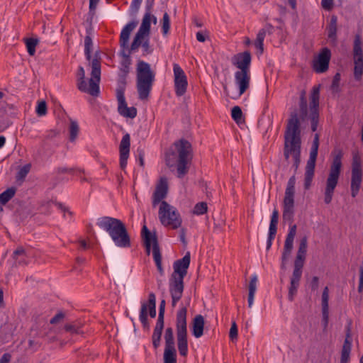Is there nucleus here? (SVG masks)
<instances>
[{
	"instance_id": "obj_1",
	"label": "nucleus",
	"mask_w": 363,
	"mask_h": 363,
	"mask_svg": "<svg viewBox=\"0 0 363 363\" xmlns=\"http://www.w3.org/2000/svg\"><path fill=\"white\" fill-rule=\"evenodd\" d=\"M167 179L166 177H161L152 194V206L156 207L160 203L158 212L160 223L165 227L169 226L172 229H177L181 226L182 219L176 208L162 201L167 196Z\"/></svg>"
},
{
	"instance_id": "obj_2",
	"label": "nucleus",
	"mask_w": 363,
	"mask_h": 363,
	"mask_svg": "<svg viewBox=\"0 0 363 363\" xmlns=\"http://www.w3.org/2000/svg\"><path fill=\"white\" fill-rule=\"evenodd\" d=\"M118 55L122 57L120 62L119 72L117 79V88L116 90L118 101V112L123 117L134 118L138 111L134 106L128 107L125 97V91L127 85V77L130 70L132 60L130 52L125 50H120Z\"/></svg>"
},
{
	"instance_id": "obj_3",
	"label": "nucleus",
	"mask_w": 363,
	"mask_h": 363,
	"mask_svg": "<svg viewBox=\"0 0 363 363\" xmlns=\"http://www.w3.org/2000/svg\"><path fill=\"white\" fill-rule=\"evenodd\" d=\"M173 146L174 149L170 148L165 153V164L169 168L176 166L177 177L182 178L189 172L191 144L187 140L182 138L175 141Z\"/></svg>"
},
{
	"instance_id": "obj_4",
	"label": "nucleus",
	"mask_w": 363,
	"mask_h": 363,
	"mask_svg": "<svg viewBox=\"0 0 363 363\" xmlns=\"http://www.w3.org/2000/svg\"><path fill=\"white\" fill-rule=\"evenodd\" d=\"M96 225L108 234L116 246L121 248L131 246L130 236L125 224L121 220L103 216L97 219Z\"/></svg>"
},
{
	"instance_id": "obj_5",
	"label": "nucleus",
	"mask_w": 363,
	"mask_h": 363,
	"mask_svg": "<svg viewBox=\"0 0 363 363\" xmlns=\"http://www.w3.org/2000/svg\"><path fill=\"white\" fill-rule=\"evenodd\" d=\"M284 139V155L286 160H288L290 154L294 155L297 150H301V121H299L296 111L290 113Z\"/></svg>"
},
{
	"instance_id": "obj_6",
	"label": "nucleus",
	"mask_w": 363,
	"mask_h": 363,
	"mask_svg": "<svg viewBox=\"0 0 363 363\" xmlns=\"http://www.w3.org/2000/svg\"><path fill=\"white\" fill-rule=\"evenodd\" d=\"M91 76L89 79V86L87 87L85 80V71L82 66H79L77 70V88L84 93H89L93 96L99 94V82L101 79V57L99 53L96 52L91 60Z\"/></svg>"
},
{
	"instance_id": "obj_7",
	"label": "nucleus",
	"mask_w": 363,
	"mask_h": 363,
	"mask_svg": "<svg viewBox=\"0 0 363 363\" xmlns=\"http://www.w3.org/2000/svg\"><path fill=\"white\" fill-rule=\"evenodd\" d=\"M308 247V239L306 236L300 240L298 252L294 260V270L290 278V284L289 286L288 299L290 301L294 300L297 294L298 289L300 286V281L303 274Z\"/></svg>"
},
{
	"instance_id": "obj_8",
	"label": "nucleus",
	"mask_w": 363,
	"mask_h": 363,
	"mask_svg": "<svg viewBox=\"0 0 363 363\" xmlns=\"http://www.w3.org/2000/svg\"><path fill=\"white\" fill-rule=\"evenodd\" d=\"M333 161L330 167L329 174L326 179L324 191V202L325 204L331 203L335 189L338 184L340 176L343 157V152L340 148H335L332 151Z\"/></svg>"
},
{
	"instance_id": "obj_9",
	"label": "nucleus",
	"mask_w": 363,
	"mask_h": 363,
	"mask_svg": "<svg viewBox=\"0 0 363 363\" xmlns=\"http://www.w3.org/2000/svg\"><path fill=\"white\" fill-rule=\"evenodd\" d=\"M136 73L138 98L140 100H147L152 89L155 74L151 69L149 63L140 60L137 63Z\"/></svg>"
},
{
	"instance_id": "obj_10",
	"label": "nucleus",
	"mask_w": 363,
	"mask_h": 363,
	"mask_svg": "<svg viewBox=\"0 0 363 363\" xmlns=\"http://www.w3.org/2000/svg\"><path fill=\"white\" fill-rule=\"evenodd\" d=\"M176 334L179 354L186 357L188 354L187 308L182 306L176 314Z\"/></svg>"
},
{
	"instance_id": "obj_11",
	"label": "nucleus",
	"mask_w": 363,
	"mask_h": 363,
	"mask_svg": "<svg viewBox=\"0 0 363 363\" xmlns=\"http://www.w3.org/2000/svg\"><path fill=\"white\" fill-rule=\"evenodd\" d=\"M141 238L147 255L150 254L151 248H152L154 261L160 274L162 276L164 274V269L162 264V254L156 233H152L144 225L141 230Z\"/></svg>"
},
{
	"instance_id": "obj_12",
	"label": "nucleus",
	"mask_w": 363,
	"mask_h": 363,
	"mask_svg": "<svg viewBox=\"0 0 363 363\" xmlns=\"http://www.w3.org/2000/svg\"><path fill=\"white\" fill-rule=\"evenodd\" d=\"M319 134L314 135L313 141L311 147L309 159L307 161L304 174V189L308 190L311 188L315 174V162L318 154Z\"/></svg>"
},
{
	"instance_id": "obj_13",
	"label": "nucleus",
	"mask_w": 363,
	"mask_h": 363,
	"mask_svg": "<svg viewBox=\"0 0 363 363\" xmlns=\"http://www.w3.org/2000/svg\"><path fill=\"white\" fill-rule=\"evenodd\" d=\"M191 262V255L187 252L182 258L173 264V272L169 279V284L184 286V279L187 274Z\"/></svg>"
},
{
	"instance_id": "obj_14",
	"label": "nucleus",
	"mask_w": 363,
	"mask_h": 363,
	"mask_svg": "<svg viewBox=\"0 0 363 363\" xmlns=\"http://www.w3.org/2000/svg\"><path fill=\"white\" fill-rule=\"evenodd\" d=\"M363 171L362 168V162L358 155H354L352 162L351 173V196L356 197L359 191L361 184L362 182Z\"/></svg>"
},
{
	"instance_id": "obj_15",
	"label": "nucleus",
	"mask_w": 363,
	"mask_h": 363,
	"mask_svg": "<svg viewBox=\"0 0 363 363\" xmlns=\"http://www.w3.org/2000/svg\"><path fill=\"white\" fill-rule=\"evenodd\" d=\"M164 339L165 342L164 350V363H177V350L174 337V330L172 327L165 329Z\"/></svg>"
},
{
	"instance_id": "obj_16",
	"label": "nucleus",
	"mask_w": 363,
	"mask_h": 363,
	"mask_svg": "<svg viewBox=\"0 0 363 363\" xmlns=\"http://www.w3.org/2000/svg\"><path fill=\"white\" fill-rule=\"evenodd\" d=\"M354 59V77L355 80L359 81L363 74V50L362 48V40L359 35H356L353 45Z\"/></svg>"
},
{
	"instance_id": "obj_17",
	"label": "nucleus",
	"mask_w": 363,
	"mask_h": 363,
	"mask_svg": "<svg viewBox=\"0 0 363 363\" xmlns=\"http://www.w3.org/2000/svg\"><path fill=\"white\" fill-rule=\"evenodd\" d=\"M310 121L311 130L315 132L317 130L319 122V99H320V85L313 87L310 96Z\"/></svg>"
},
{
	"instance_id": "obj_18",
	"label": "nucleus",
	"mask_w": 363,
	"mask_h": 363,
	"mask_svg": "<svg viewBox=\"0 0 363 363\" xmlns=\"http://www.w3.org/2000/svg\"><path fill=\"white\" fill-rule=\"evenodd\" d=\"M173 71L175 94L177 96H182L186 93L187 89V78L184 70L178 64L174 63L173 65Z\"/></svg>"
},
{
	"instance_id": "obj_19",
	"label": "nucleus",
	"mask_w": 363,
	"mask_h": 363,
	"mask_svg": "<svg viewBox=\"0 0 363 363\" xmlns=\"http://www.w3.org/2000/svg\"><path fill=\"white\" fill-rule=\"evenodd\" d=\"M331 58V51L328 48H323L313 61V69L318 74L324 73L328 70Z\"/></svg>"
},
{
	"instance_id": "obj_20",
	"label": "nucleus",
	"mask_w": 363,
	"mask_h": 363,
	"mask_svg": "<svg viewBox=\"0 0 363 363\" xmlns=\"http://www.w3.org/2000/svg\"><path fill=\"white\" fill-rule=\"evenodd\" d=\"M130 136L129 133H125L123 136L119 145V163L121 169H125L127 166L128 159L130 154Z\"/></svg>"
},
{
	"instance_id": "obj_21",
	"label": "nucleus",
	"mask_w": 363,
	"mask_h": 363,
	"mask_svg": "<svg viewBox=\"0 0 363 363\" xmlns=\"http://www.w3.org/2000/svg\"><path fill=\"white\" fill-rule=\"evenodd\" d=\"M251 53L249 51H245L238 53L232 58V63L239 71H250Z\"/></svg>"
},
{
	"instance_id": "obj_22",
	"label": "nucleus",
	"mask_w": 363,
	"mask_h": 363,
	"mask_svg": "<svg viewBox=\"0 0 363 363\" xmlns=\"http://www.w3.org/2000/svg\"><path fill=\"white\" fill-rule=\"evenodd\" d=\"M54 205L52 201H48L42 203L38 208L35 207L36 203L35 201L30 202L29 206L24 208V214L33 216L38 211L40 213L44 215H50L52 213V208Z\"/></svg>"
},
{
	"instance_id": "obj_23",
	"label": "nucleus",
	"mask_w": 363,
	"mask_h": 363,
	"mask_svg": "<svg viewBox=\"0 0 363 363\" xmlns=\"http://www.w3.org/2000/svg\"><path fill=\"white\" fill-rule=\"evenodd\" d=\"M235 80L239 89V97L242 95L250 86V71H237L235 73Z\"/></svg>"
},
{
	"instance_id": "obj_24",
	"label": "nucleus",
	"mask_w": 363,
	"mask_h": 363,
	"mask_svg": "<svg viewBox=\"0 0 363 363\" xmlns=\"http://www.w3.org/2000/svg\"><path fill=\"white\" fill-rule=\"evenodd\" d=\"M352 341L351 337V328L349 325L346 328L345 339L341 350L340 363H349L350 361V353L352 350Z\"/></svg>"
},
{
	"instance_id": "obj_25",
	"label": "nucleus",
	"mask_w": 363,
	"mask_h": 363,
	"mask_svg": "<svg viewBox=\"0 0 363 363\" xmlns=\"http://www.w3.org/2000/svg\"><path fill=\"white\" fill-rule=\"evenodd\" d=\"M279 221V211L274 208L271 216V220L269 227L268 238L267 241V250H269L272 245V242L276 237L277 232V224Z\"/></svg>"
},
{
	"instance_id": "obj_26",
	"label": "nucleus",
	"mask_w": 363,
	"mask_h": 363,
	"mask_svg": "<svg viewBox=\"0 0 363 363\" xmlns=\"http://www.w3.org/2000/svg\"><path fill=\"white\" fill-rule=\"evenodd\" d=\"M329 292L328 287L325 286L322 293V320L321 323L323 327V330H325L328 325L329 322Z\"/></svg>"
},
{
	"instance_id": "obj_27",
	"label": "nucleus",
	"mask_w": 363,
	"mask_h": 363,
	"mask_svg": "<svg viewBox=\"0 0 363 363\" xmlns=\"http://www.w3.org/2000/svg\"><path fill=\"white\" fill-rule=\"evenodd\" d=\"M164 325V316L158 315L157 323L152 335V342L155 350H157L160 346L161 337Z\"/></svg>"
},
{
	"instance_id": "obj_28",
	"label": "nucleus",
	"mask_w": 363,
	"mask_h": 363,
	"mask_svg": "<svg viewBox=\"0 0 363 363\" xmlns=\"http://www.w3.org/2000/svg\"><path fill=\"white\" fill-rule=\"evenodd\" d=\"M138 24L137 21H130L127 23L121 30L120 35V50H125L128 48V40L131 32L135 29Z\"/></svg>"
},
{
	"instance_id": "obj_29",
	"label": "nucleus",
	"mask_w": 363,
	"mask_h": 363,
	"mask_svg": "<svg viewBox=\"0 0 363 363\" xmlns=\"http://www.w3.org/2000/svg\"><path fill=\"white\" fill-rule=\"evenodd\" d=\"M205 325L204 318L202 315H196L192 320L191 333L196 338H199L203 335Z\"/></svg>"
},
{
	"instance_id": "obj_30",
	"label": "nucleus",
	"mask_w": 363,
	"mask_h": 363,
	"mask_svg": "<svg viewBox=\"0 0 363 363\" xmlns=\"http://www.w3.org/2000/svg\"><path fill=\"white\" fill-rule=\"evenodd\" d=\"M184 286L169 284V291L172 297V306L175 307L182 298Z\"/></svg>"
},
{
	"instance_id": "obj_31",
	"label": "nucleus",
	"mask_w": 363,
	"mask_h": 363,
	"mask_svg": "<svg viewBox=\"0 0 363 363\" xmlns=\"http://www.w3.org/2000/svg\"><path fill=\"white\" fill-rule=\"evenodd\" d=\"M92 33V28L89 26V28H86V36L84 38V55L86 57V59L88 61L92 60L91 59V52H92V47H93V42L92 38L91 37Z\"/></svg>"
},
{
	"instance_id": "obj_32",
	"label": "nucleus",
	"mask_w": 363,
	"mask_h": 363,
	"mask_svg": "<svg viewBox=\"0 0 363 363\" xmlns=\"http://www.w3.org/2000/svg\"><path fill=\"white\" fill-rule=\"evenodd\" d=\"M294 246V242L292 241H288L285 240L284 242V250L281 253V269L285 270L286 269V263L289 259V257L291 253V251L293 250Z\"/></svg>"
},
{
	"instance_id": "obj_33",
	"label": "nucleus",
	"mask_w": 363,
	"mask_h": 363,
	"mask_svg": "<svg viewBox=\"0 0 363 363\" xmlns=\"http://www.w3.org/2000/svg\"><path fill=\"white\" fill-rule=\"evenodd\" d=\"M24 44L28 55L33 57L35 55L36 47L40 44V38L37 35L24 38Z\"/></svg>"
},
{
	"instance_id": "obj_34",
	"label": "nucleus",
	"mask_w": 363,
	"mask_h": 363,
	"mask_svg": "<svg viewBox=\"0 0 363 363\" xmlns=\"http://www.w3.org/2000/svg\"><path fill=\"white\" fill-rule=\"evenodd\" d=\"M145 305L146 306V312L149 311V315L151 318H154L156 317V296L153 292H151L148 295V300L147 302H142L141 306Z\"/></svg>"
},
{
	"instance_id": "obj_35",
	"label": "nucleus",
	"mask_w": 363,
	"mask_h": 363,
	"mask_svg": "<svg viewBox=\"0 0 363 363\" xmlns=\"http://www.w3.org/2000/svg\"><path fill=\"white\" fill-rule=\"evenodd\" d=\"M257 276L256 274L252 275L250 277L249 286H248V298H247V303L248 307L251 308L253 302H254V298L255 294L257 290Z\"/></svg>"
},
{
	"instance_id": "obj_36",
	"label": "nucleus",
	"mask_w": 363,
	"mask_h": 363,
	"mask_svg": "<svg viewBox=\"0 0 363 363\" xmlns=\"http://www.w3.org/2000/svg\"><path fill=\"white\" fill-rule=\"evenodd\" d=\"M294 110V111H295ZM297 114L298 111H296ZM308 116V104H307V99L306 97V92L305 91H302L300 95V101H299V117L298 116V119H301L302 121L305 120V118Z\"/></svg>"
},
{
	"instance_id": "obj_37",
	"label": "nucleus",
	"mask_w": 363,
	"mask_h": 363,
	"mask_svg": "<svg viewBox=\"0 0 363 363\" xmlns=\"http://www.w3.org/2000/svg\"><path fill=\"white\" fill-rule=\"evenodd\" d=\"M337 16H332L330 23L326 27V30L328 31V38L334 42L336 41L337 39Z\"/></svg>"
},
{
	"instance_id": "obj_38",
	"label": "nucleus",
	"mask_w": 363,
	"mask_h": 363,
	"mask_svg": "<svg viewBox=\"0 0 363 363\" xmlns=\"http://www.w3.org/2000/svg\"><path fill=\"white\" fill-rule=\"evenodd\" d=\"M151 14L149 13H145L142 23L138 31L146 35L147 37L149 36L151 29Z\"/></svg>"
},
{
	"instance_id": "obj_39",
	"label": "nucleus",
	"mask_w": 363,
	"mask_h": 363,
	"mask_svg": "<svg viewBox=\"0 0 363 363\" xmlns=\"http://www.w3.org/2000/svg\"><path fill=\"white\" fill-rule=\"evenodd\" d=\"M145 36L146 35L138 31L133 38V40L130 48L128 47V48L126 49L127 52H130V55H131L132 52L136 51L139 48V47L141 46V45L143 44V40Z\"/></svg>"
},
{
	"instance_id": "obj_40",
	"label": "nucleus",
	"mask_w": 363,
	"mask_h": 363,
	"mask_svg": "<svg viewBox=\"0 0 363 363\" xmlns=\"http://www.w3.org/2000/svg\"><path fill=\"white\" fill-rule=\"evenodd\" d=\"M231 117L238 125H240L245 122L242 109L238 106L232 108Z\"/></svg>"
},
{
	"instance_id": "obj_41",
	"label": "nucleus",
	"mask_w": 363,
	"mask_h": 363,
	"mask_svg": "<svg viewBox=\"0 0 363 363\" xmlns=\"http://www.w3.org/2000/svg\"><path fill=\"white\" fill-rule=\"evenodd\" d=\"M16 188L11 187L0 194V203L5 205L9 200H11L16 194Z\"/></svg>"
},
{
	"instance_id": "obj_42",
	"label": "nucleus",
	"mask_w": 363,
	"mask_h": 363,
	"mask_svg": "<svg viewBox=\"0 0 363 363\" xmlns=\"http://www.w3.org/2000/svg\"><path fill=\"white\" fill-rule=\"evenodd\" d=\"M266 36V30H259L256 40L255 41V46L256 48L260 50V53H263L264 51V40Z\"/></svg>"
},
{
	"instance_id": "obj_43",
	"label": "nucleus",
	"mask_w": 363,
	"mask_h": 363,
	"mask_svg": "<svg viewBox=\"0 0 363 363\" xmlns=\"http://www.w3.org/2000/svg\"><path fill=\"white\" fill-rule=\"evenodd\" d=\"M139 318L143 329L149 330L150 323L148 321V313L146 312V306L145 305L141 306Z\"/></svg>"
},
{
	"instance_id": "obj_44",
	"label": "nucleus",
	"mask_w": 363,
	"mask_h": 363,
	"mask_svg": "<svg viewBox=\"0 0 363 363\" xmlns=\"http://www.w3.org/2000/svg\"><path fill=\"white\" fill-rule=\"evenodd\" d=\"M294 192L285 191L283 206L284 208L294 209Z\"/></svg>"
},
{
	"instance_id": "obj_45",
	"label": "nucleus",
	"mask_w": 363,
	"mask_h": 363,
	"mask_svg": "<svg viewBox=\"0 0 363 363\" xmlns=\"http://www.w3.org/2000/svg\"><path fill=\"white\" fill-rule=\"evenodd\" d=\"M79 131L78 123L75 121H71L69 125V140L74 142L77 138Z\"/></svg>"
},
{
	"instance_id": "obj_46",
	"label": "nucleus",
	"mask_w": 363,
	"mask_h": 363,
	"mask_svg": "<svg viewBox=\"0 0 363 363\" xmlns=\"http://www.w3.org/2000/svg\"><path fill=\"white\" fill-rule=\"evenodd\" d=\"M208 211V205L206 202L202 201L197 203L193 209V213L197 216L203 215Z\"/></svg>"
},
{
	"instance_id": "obj_47",
	"label": "nucleus",
	"mask_w": 363,
	"mask_h": 363,
	"mask_svg": "<svg viewBox=\"0 0 363 363\" xmlns=\"http://www.w3.org/2000/svg\"><path fill=\"white\" fill-rule=\"evenodd\" d=\"M64 329L71 334H80L82 333L81 326L75 323H67L65 325Z\"/></svg>"
},
{
	"instance_id": "obj_48",
	"label": "nucleus",
	"mask_w": 363,
	"mask_h": 363,
	"mask_svg": "<svg viewBox=\"0 0 363 363\" xmlns=\"http://www.w3.org/2000/svg\"><path fill=\"white\" fill-rule=\"evenodd\" d=\"M340 74L336 73L333 77V82L330 86L331 91L333 94L339 93L340 91Z\"/></svg>"
},
{
	"instance_id": "obj_49",
	"label": "nucleus",
	"mask_w": 363,
	"mask_h": 363,
	"mask_svg": "<svg viewBox=\"0 0 363 363\" xmlns=\"http://www.w3.org/2000/svg\"><path fill=\"white\" fill-rule=\"evenodd\" d=\"M162 31L164 35H167L170 29V18L169 14L165 12L162 17Z\"/></svg>"
},
{
	"instance_id": "obj_50",
	"label": "nucleus",
	"mask_w": 363,
	"mask_h": 363,
	"mask_svg": "<svg viewBox=\"0 0 363 363\" xmlns=\"http://www.w3.org/2000/svg\"><path fill=\"white\" fill-rule=\"evenodd\" d=\"M47 104L45 101L42 100L38 102L37 106L35 108V111L38 116H43L47 113Z\"/></svg>"
},
{
	"instance_id": "obj_51",
	"label": "nucleus",
	"mask_w": 363,
	"mask_h": 363,
	"mask_svg": "<svg viewBox=\"0 0 363 363\" xmlns=\"http://www.w3.org/2000/svg\"><path fill=\"white\" fill-rule=\"evenodd\" d=\"M294 209L293 208H284L283 210V219L291 223L294 221Z\"/></svg>"
},
{
	"instance_id": "obj_52",
	"label": "nucleus",
	"mask_w": 363,
	"mask_h": 363,
	"mask_svg": "<svg viewBox=\"0 0 363 363\" xmlns=\"http://www.w3.org/2000/svg\"><path fill=\"white\" fill-rule=\"evenodd\" d=\"M137 153V160L139 162V165L142 167L145 166V152L143 147L139 146L136 151Z\"/></svg>"
},
{
	"instance_id": "obj_53",
	"label": "nucleus",
	"mask_w": 363,
	"mask_h": 363,
	"mask_svg": "<svg viewBox=\"0 0 363 363\" xmlns=\"http://www.w3.org/2000/svg\"><path fill=\"white\" fill-rule=\"evenodd\" d=\"M141 46L143 48V55L144 56L151 54L153 52V49L151 48L150 45V40L148 37L143 40V43L141 45Z\"/></svg>"
},
{
	"instance_id": "obj_54",
	"label": "nucleus",
	"mask_w": 363,
	"mask_h": 363,
	"mask_svg": "<svg viewBox=\"0 0 363 363\" xmlns=\"http://www.w3.org/2000/svg\"><path fill=\"white\" fill-rule=\"evenodd\" d=\"M238 336V330L237 324L235 321H233L231 324V327L229 332V337L233 341L234 340H237Z\"/></svg>"
},
{
	"instance_id": "obj_55",
	"label": "nucleus",
	"mask_w": 363,
	"mask_h": 363,
	"mask_svg": "<svg viewBox=\"0 0 363 363\" xmlns=\"http://www.w3.org/2000/svg\"><path fill=\"white\" fill-rule=\"evenodd\" d=\"M295 184L296 177L295 174H294L289 179L285 191L295 193Z\"/></svg>"
},
{
	"instance_id": "obj_56",
	"label": "nucleus",
	"mask_w": 363,
	"mask_h": 363,
	"mask_svg": "<svg viewBox=\"0 0 363 363\" xmlns=\"http://www.w3.org/2000/svg\"><path fill=\"white\" fill-rule=\"evenodd\" d=\"M75 171L74 168H67V167H57L55 169L54 173L58 177L60 174H74Z\"/></svg>"
},
{
	"instance_id": "obj_57",
	"label": "nucleus",
	"mask_w": 363,
	"mask_h": 363,
	"mask_svg": "<svg viewBox=\"0 0 363 363\" xmlns=\"http://www.w3.org/2000/svg\"><path fill=\"white\" fill-rule=\"evenodd\" d=\"M293 159H294L293 167L294 168V171L296 172L297 171L298 166L300 164V162H301V150H297L295 152L294 155H293Z\"/></svg>"
},
{
	"instance_id": "obj_58",
	"label": "nucleus",
	"mask_w": 363,
	"mask_h": 363,
	"mask_svg": "<svg viewBox=\"0 0 363 363\" xmlns=\"http://www.w3.org/2000/svg\"><path fill=\"white\" fill-rule=\"evenodd\" d=\"M65 315L62 311H59L57 314H55L50 320V323L55 325L61 321Z\"/></svg>"
},
{
	"instance_id": "obj_59",
	"label": "nucleus",
	"mask_w": 363,
	"mask_h": 363,
	"mask_svg": "<svg viewBox=\"0 0 363 363\" xmlns=\"http://www.w3.org/2000/svg\"><path fill=\"white\" fill-rule=\"evenodd\" d=\"M296 233V225H294L290 227L289 233L286 235L285 240L294 242Z\"/></svg>"
},
{
	"instance_id": "obj_60",
	"label": "nucleus",
	"mask_w": 363,
	"mask_h": 363,
	"mask_svg": "<svg viewBox=\"0 0 363 363\" xmlns=\"http://www.w3.org/2000/svg\"><path fill=\"white\" fill-rule=\"evenodd\" d=\"M4 96V92L0 91V111L7 112V108L9 109H13V106H5V101L3 100Z\"/></svg>"
},
{
	"instance_id": "obj_61",
	"label": "nucleus",
	"mask_w": 363,
	"mask_h": 363,
	"mask_svg": "<svg viewBox=\"0 0 363 363\" xmlns=\"http://www.w3.org/2000/svg\"><path fill=\"white\" fill-rule=\"evenodd\" d=\"M319 286V278L316 276L313 277L311 282L310 287L311 291H315L318 289Z\"/></svg>"
},
{
	"instance_id": "obj_62",
	"label": "nucleus",
	"mask_w": 363,
	"mask_h": 363,
	"mask_svg": "<svg viewBox=\"0 0 363 363\" xmlns=\"http://www.w3.org/2000/svg\"><path fill=\"white\" fill-rule=\"evenodd\" d=\"M321 5L324 9L330 11L333 8V0H321Z\"/></svg>"
},
{
	"instance_id": "obj_63",
	"label": "nucleus",
	"mask_w": 363,
	"mask_h": 363,
	"mask_svg": "<svg viewBox=\"0 0 363 363\" xmlns=\"http://www.w3.org/2000/svg\"><path fill=\"white\" fill-rule=\"evenodd\" d=\"M143 0H133L130 4V9L137 13L140 7Z\"/></svg>"
},
{
	"instance_id": "obj_64",
	"label": "nucleus",
	"mask_w": 363,
	"mask_h": 363,
	"mask_svg": "<svg viewBox=\"0 0 363 363\" xmlns=\"http://www.w3.org/2000/svg\"><path fill=\"white\" fill-rule=\"evenodd\" d=\"M363 290V268L359 267V280L358 286V292L361 293Z\"/></svg>"
}]
</instances>
